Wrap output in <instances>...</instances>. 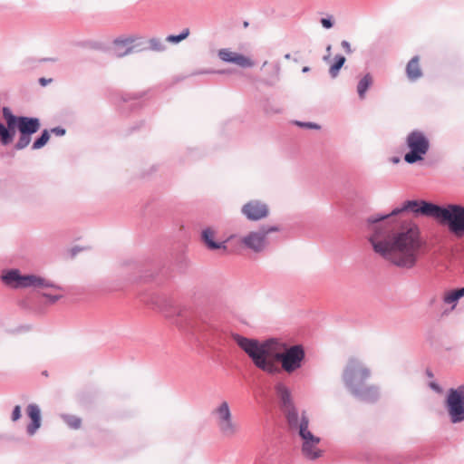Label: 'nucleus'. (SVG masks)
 I'll return each instance as SVG.
<instances>
[{"label":"nucleus","mask_w":464,"mask_h":464,"mask_svg":"<svg viewBox=\"0 0 464 464\" xmlns=\"http://www.w3.org/2000/svg\"><path fill=\"white\" fill-rule=\"evenodd\" d=\"M49 140H50L49 131L47 130H44L42 132V135L40 136V138L35 140V141L33 143L32 149L39 150V149L43 148L48 142Z\"/></svg>","instance_id":"412c9836"},{"label":"nucleus","mask_w":464,"mask_h":464,"mask_svg":"<svg viewBox=\"0 0 464 464\" xmlns=\"http://www.w3.org/2000/svg\"><path fill=\"white\" fill-rule=\"evenodd\" d=\"M432 387L436 390H438L437 386L435 384H432Z\"/></svg>","instance_id":"72a5a7b5"},{"label":"nucleus","mask_w":464,"mask_h":464,"mask_svg":"<svg viewBox=\"0 0 464 464\" xmlns=\"http://www.w3.org/2000/svg\"><path fill=\"white\" fill-rule=\"evenodd\" d=\"M218 56L222 62L233 63L241 68H250L255 65L254 61L250 57L234 52L229 48L220 49L218 53Z\"/></svg>","instance_id":"9b49d317"},{"label":"nucleus","mask_w":464,"mask_h":464,"mask_svg":"<svg viewBox=\"0 0 464 464\" xmlns=\"http://www.w3.org/2000/svg\"><path fill=\"white\" fill-rule=\"evenodd\" d=\"M52 132L55 133L56 135L62 136L65 133V130L62 128L57 127V128L52 129Z\"/></svg>","instance_id":"cd10ccee"},{"label":"nucleus","mask_w":464,"mask_h":464,"mask_svg":"<svg viewBox=\"0 0 464 464\" xmlns=\"http://www.w3.org/2000/svg\"><path fill=\"white\" fill-rule=\"evenodd\" d=\"M232 338L256 367L270 374L279 372L277 362H281L285 372L291 373L302 366L304 359V352L300 345L288 348L275 340L260 343L239 334H233Z\"/></svg>","instance_id":"f03ea898"},{"label":"nucleus","mask_w":464,"mask_h":464,"mask_svg":"<svg viewBox=\"0 0 464 464\" xmlns=\"http://www.w3.org/2000/svg\"><path fill=\"white\" fill-rule=\"evenodd\" d=\"M240 241L246 247L255 252H261L267 246L266 233H263L261 230L249 232Z\"/></svg>","instance_id":"ddd939ff"},{"label":"nucleus","mask_w":464,"mask_h":464,"mask_svg":"<svg viewBox=\"0 0 464 464\" xmlns=\"http://www.w3.org/2000/svg\"><path fill=\"white\" fill-rule=\"evenodd\" d=\"M63 420L65 424L72 430H79L82 427V420L80 417L72 414L63 415Z\"/></svg>","instance_id":"a211bd4d"},{"label":"nucleus","mask_w":464,"mask_h":464,"mask_svg":"<svg viewBox=\"0 0 464 464\" xmlns=\"http://www.w3.org/2000/svg\"><path fill=\"white\" fill-rule=\"evenodd\" d=\"M446 406L453 423L464 420V385L449 391Z\"/></svg>","instance_id":"1a4fd4ad"},{"label":"nucleus","mask_w":464,"mask_h":464,"mask_svg":"<svg viewBox=\"0 0 464 464\" xmlns=\"http://www.w3.org/2000/svg\"><path fill=\"white\" fill-rule=\"evenodd\" d=\"M403 209L393 210L391 215H376L369 219V242L373 252L385 262L400 268L414 267L420 256L422 242L419 228L409 224L397 228L391 216Z\"/></svg>","instance_id":"f257e3e1"},{"label":"nucleus","mask_w":464,"mask_h":464,"mask_svg":"<svg viewBox=\"0 0 464 464\" xmlns=\"http://www.w3.org/2000/svg\"><path fill=\"white\" fill-rule=\"evenodd\" d=\"M21 418V408L19 405L15 406L12 412V420L16 421Z\"/></svg>","instance_id":"5701e85b"},{"label":"nucleus","mask_w":464,"mask_h":464,"mask_svg":"<svg viewBox=\"0 0 464 464\" xmlns=\"http://www.w3.org/2000/svg\"><path fill=\"white\" fill-rule=\"evenodd\" d=\"M189 29L185 28L179 35H169L166 40L169 43L177 44L186 39L189 35Z\"/></svg>","instance_id":"4be33fe9"},{"label":"nucleus","mask_w":464,"mask_h":464,"mask_svg":"<svg viewBox=\"0 0 464 464\" xmlns=\"http://www.w3.org/2000/svg\"><path fill=\"white\" fill-rule=\"evenodd\" d=\"M302 71H303L304 72H308V71H309V67H306V66H305V67H304V68H303V70H302Z\"/></svg>","instance_id":"7c9ffc66"},{"label":"nucleus","mask_w":464,"mask_h":464,"mask_svg":"<svg viewBox=\"0 0 464 464\" xmlns=\"http://www.w3.org/2000/svg\"><path fill=\"white\" fill-rule=\"evenodd\" d=\"M130 43H131V41H129V40H115L114 44L116 47H118L121 45H127Z\"/></svg>","instance_id":"a878e982"},{"label":"nucleus","mask_w":464,"mask_h":464,"mask_svg":"<svg viewBox=\"0 0 464 464\" xmlns=\"http://www.w3.org/2000/svg\"><path fill=\"white\" fill-rule=\"evenodd\" d=\"M372 77L371 74L367 73L364 75L357 85V92L361 99H363L365 96V92L368 88L372 84Z\"/></svg>","instance_id":"f3484780"},{"label":"nucleus","mask_w":464,"mask_h":464,"mask_svg":"<svg viewBox=\"0 0 464 464\" xmlns=\"http://www.w3.org/2000/svg\"><path fill=\"white\" fill-rule=\"evenodd\" d=\"M321 24H322V25L324 28H327V29H329V28H331L333 26L332 21L330 19H327V18H323L321 20Z\"/></svg>","instance_id":"b1692460"},{"label":"nucleus","mask_w":464,"mask_h":464,"mask_svg":"<svg viewBox=\"0 0 464 464\" xmlns=\"http://www.w3.org/2000/svg\"><path fill=\"white\" fill-rule=\"evenodd\" d=\"M306 126L309 128H314V125L312 123H308V124H306Z\"/></svg>","instance_id":"2f4dec72"},{"label":"nucleus","mask_w":464,"mask_h":464,"mask_svg":"<svg viewBox=\"0 0 464 464\" xmlns=\"http://www.w3.org/2000/svg\"><path fill=\"white\" fill-rule=\"evenodd\" d=\"M26 413L31 420V423L27 426V432L32 436L41 427V411L36 404H29Z\"/></svg>","instance_id":"4468645a"},{"label":"nucleus","mask_w":464,"mask_h":464,"mask_svg":"<svg viewBox=\"0 0 464 464\" xmlns=\"http://www.w3.org/2000/svg\"><path fill=\"white\" fill-rule=\"evenodd\" d=\"M2 112L6 125L0 122V143L6 146L13 142L16 130H18L20 136L14 149L24 150L30 144L32 135L40 130L39 119L15 116L8 107H4Z\"/></svg>","instance_id":"20e7f679"},{"label":"nucleus","mask_w":464,"mask_h":464,"mask_svg":"<svg viewBox=\"0 0 464 464\" xmlns=\"http://www.w3.org/2000/svg\"><path fill=\"white\" fill-rule=\"evenodd\" d=\"M406 146L409 152L405 154L404 160L413 164L423 160L429 150L430 141L422 131L413 130L406 138Z\"/></svg>","instance_id":"0eeeda50"},{"label":"nucleus","mask_w":464,"mask_h":464,"mask_svg":"<svg viewBox=\"0 0 464 464\" xmlns=\"http://www.w3.org/2000/svg\"><path fill=\"white\" fill-rule=\"evenodd\" d=\"M212 416L215 423L225 438L235 437L239 431V426L234 420L227 401H221L213 411Z\"/></svg>","instance_id":"423d86ee"},{"label":"nucleus","mask_w":464,"mask_h":464,"mask_svg":"<svg viewBox=\"0 0 464 464\" xmlns=\"http://www.w3.org/2000/svg\"><path fill=\"white\" fill-rule=\"evenodd\" d=\"M342 46L343 48L347 52V53H351V46H350V44L347 42V41H343L342 42Z\"/></svg>","instance_id":"c85d7f7f"},{"label":"nucleus","mask_w":464,"mask_h":464,"mask_svg":"<svg viewBox=\"0 0 464 464\" xmlns=\"http://www.w3.org/2000/svg\"><path fill=\"white\" fill-rule=\"evenodd\" d=\"M132 52V47H128L124 52H119L118 50H115V54L118 57L129 54Z\"/></svg>","instance_id":"393cba45"},{"label":"nucleus","mask_w":464,"mask_h":464,"mask_svg":"<svg viewBox=\"0 0 464 464\" xmlns=\"http://www.w3.org/2000/svg\"><path fill=\"white\" fill-rule=\"evenodd\" d=\"M370 377V371L358 361L352 359L343 372V381L354 394L361 392L365 381Z\"/></svg>","instance_id":"6e6552de"},{"label":"nucleus","mask_w":464,"mask_h":464,"mask_svg":"<svg viewBox=\"0 0 464 464\" xmlns=\"http://www.w3.org/2000/svg\"><path fill=\"white\" fill-rule=\"evenodd\" d=\"M462 296H464V287L446 293L443 296V301L446 304H452Z\"/></svg>","instance_id":"6ab92c4d"},{"label":"nucleus","mask_w":464,"mask_h":464,"mask_svg":"<svg viewBox=\"0 0 464 464\" xmlns=\"http://www.w3.org/2000/svg\"><path fill=\"white\" fill-rule=\"evenodd\" d=\"M242 213L247 219L256 221L266 218L269 214V208L265 202L253 199L242 207Z\"/></svg>","instance_id":"f8f14e48"},{"label":"nucleus","mask_w":464,"mask_h":464,"mask_svg":"<svg viewBox=\"0 0 464 464\" xmlns=\"http://www.w3.org/2000/svg\"><path fill=\"white\" fill-rule=\"evenodd\" d=\"M406 74L410 81H417L422 76V71L420 65V58L414 56L409 61L406 66Z\"/></svg>","instance_id":"dca6fc26"},{"label":"nucleus","mask_w":464,"mask_h":464,"mask_svg":"<svg viewBox=\"0 0 464 464\" xmlns=\"http://www.w3.org/2000/svg\"><path fill=\"white\" fill-rule=\"evenodd\" d=\"M403 209L435 218L447 224L450 230L456 236L464 235V208L461 206L449 205L446 208H440L425 201H407Z\"/></svg>","instance_id":"39448f33"},{"label":"nucleus","mask_w":464,"mask_h":464,"mask_svg":"<svg viewBox=\"0 0 464 464\" xmlns=\"http://www.w3.org/2000/svg\"><path fill=\"white\" fill-rule=\"evenodd\" d=\"M261 231L263 233H266V237L270 232L278 231V227H270L268 228H263V229H261Z\"/></svg>","instance_id":"bb28decb"},{"label":"nucleus","mask_w":464,"mask_h":464,"mask_svg":"<svg viewBox=\"0 0 464 464\" xmlns=\"http://www.w3.org/2000/svg\"><path fill=\"white\" fill-rule=\"evenodd\" d=\"M244 26H245V27H247V26H248V23H247V22H245V23H244Z\"/></svg>","instance_id":"473e14b6"},{"label":"nucleus","mask_w":464,"mask_h":464,"mask_svg":"<svg viewBox=\"0 0 464 464\" xmlns=\"http://www.w3.org/2000/svg\"><path fill=\"white\" fill-rule=\"evenodd\" d=\"M345 63V57L343 55H339L335 59V63L330 67L329 72L333 78H335L339 72V70L342 68L343 63Z\"/></svg>","instance_id":"aec40b11"},{"label":"nucleus","mask_w":464,"mask_h":464,"mask_svg":"<svg viewBox=\"0 0 464 464\" xmlns=\"http://www.w3.org/2000/svg\"><path fill=\"white\" fill-rule=\"evenodd\" d=\"M215 236H216V231L211 227H208V228L204 229L201 234L203 242L206 244V246L209 249H211V250L221 249V248L226 249L227 246L225 245V242L218 243V242L214 241Z\"/></svg>","instance_id":"2eb2a0df"},{"label":"nucleus","mask_w":464,"mask_h":464,"mask_svg":"<svg viewBox=\"0 0 464 464\" xmlns=\"http://www.w3.org/2000/svg\"><path fill=\"white\" fill-rule=\"evenodd\" d=\"M276 392L280 398L282 409L285 412L287 421L292 429L298 430V433L303 440L302 452L305 458L315 459L322 456V450L318 449L320 438L314 436L308 430V419L303 414L299 418L298 413L293 404L290 391L284 384H277Z\"/></svg>","instance_id":"7ed1b4c3"},{"label":"nucleus","mask_w":464,"mask_h":464,"mask_svg":"<svg viewBox=\"0 0 464 464\" xmlns=\"http://www.w3.org/2000/svg\"><path fill=\"white\" fill-rule=\"evenodd\" d=\"M51 81H52L51 79L46 80V79H44V78H41V79H40V83H41L42 85H44H44H46V84H47V82H51Z\"/></svg>","instance_id":"c756f323"},{"label":"nucleus","mask_w":464,"mask_h":464,"mask_svg":"<svg viewBox=\"0 0 464 464\" xmlns=\"http://www.w3.org/2000/svg\"><path fill=\"white\" fill-rule=\"evenodd\" d=\"M5 283L12 287L24 288L29 286H49L46 281L34 275L23 276L18 270H11L3 276Z\"/></svg>","instance_id":"9d476101"}]
</instances>
